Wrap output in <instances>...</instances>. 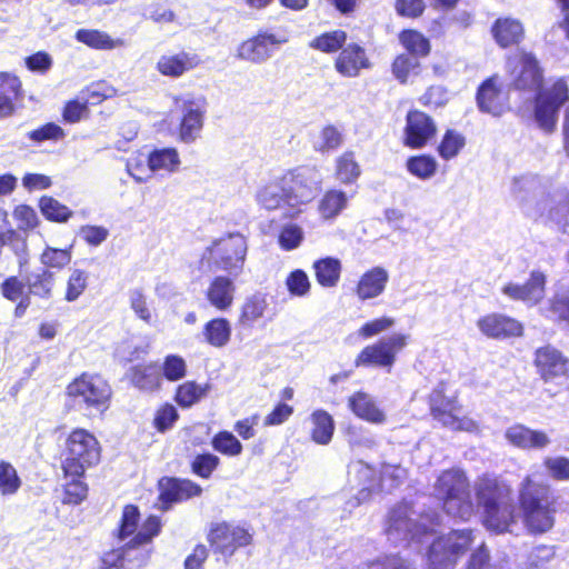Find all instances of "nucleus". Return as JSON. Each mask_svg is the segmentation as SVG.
<instances>
[{
  "label": "nucleus",
  "instance_id": "obj_1",
  "mask_svg": "<svg viewBox=\"0 0 569 569\" xmlns=\"http://www.w3.org/2000/svg\"><path fill=\"white\" fill-rule=\"evenodd\" d=\"M140 520L141 512L137 505L127 503L122 507L113 537L119 541L129 540L121 547L104 551L100 557L99 569H130L129 551L151 545L160 536L163 528L160 516L148 515L139 527Z\"/></svg>",
  "mask_w": 569,
  "mask_h": 569
},
{
  "label": "nucleus",
  "instance_id": "obj_2",
  "mask_svg": "<svg viewBox=\"0 0 569 569\" xmlns=\"http://www.w3.org/2000/svg\"><path fill=\"white\" fill-rule=\"evenodd\" d=\"M518 506L529 533L543 535L555 527L558 497L552 495L548 483L538 482L530 475L523 477L518 490Z\"/></svg>",
  "mask_w": 569,
  "mask_h": 569
},
{
  "label": "nucleus",
  "instance_id": "obj_3",
  "mask_svg": "<svg viewBox=\"0 0 569 569\" xmlns=\"http://www.w3.org/2000/svg\"><path fill=\"white\" fill-rule=\"evenodd\" d=\"M102 457V446L88 429H71L60 450L62 476H86L87 470L97 467Z\"/></svg>",
  "mask_w": 569,
  "mask_h": 569
},
{
  "label": "nucleus",
  "instance_id": "obj_4",
  "mask_svg": "<svg viewBox=\"0 0 569 569\" xmlns=\"http://www.w3.org/2000/svg\"><path fill=\"white\" fill-rule=\"evenodd\" d=\"M433 493L448 516L468 521L475 515L470 481L462 469L452 467L442 470L433 483Z\"/></svg>",
  "mask_w": 569,
  "mask_h": 569
},
{
  "label": "nucleus",
  "instance_id": "obj_5",
  "mask_svg": "<svg viewBox=\"0 0 569 569\" xmlns=\"http://www.w3.org/2000/svg\"><path fill=\"white\" fill-rule=\"evenodd\" d=\"M247 254V242L239 233H228L213 240L200 259L199 268L208 272L224 271L237 277L243 270Z\"/></svg>",
  "mask_w": 569,
  "mask_h": 569
},
{
  "label": "nucleus",
  "instance_id": "obj_6",
  "mask_svg": "<svg viewBox=\"0 0 569 569\" xmlns=\"http://www.w3.org/2000/svg\"><path fill=\"white\" fill-rule=\"evenodd\" d=\"M475 541L470 528L452 529L438 536L428 550V569H455Z\"/></svg>",
  "mask_w": 569,
  "mask_h": 569
},
{
  "label": "nucleus",
  "instance_id": "obj_7",
  "mask_svg": "<svg viewBox=\"0 0 569 569\" xmlns=\"http://www.w3.org/2000/svg\"><path fill=\"white\" fill-rule=\"evenodd\" d=\"M429 413L433 420L452 431H471L476 422L461 415L462 405L457 393L447 395V382L439 381L427 396Z\"/></svg>",
  "mask_w": 569,
  "mask_h": 569
},
{
  "label": "nucleus",
  "instance_id": "obj_8",
  "mask_svg": "<svg viewBox=\"0 0 569 569\" xmlns=\"http://www.w3.org/2000/svg\"><path fill=\"white\" fill-rule=\"evenodd\" d=\"M66 395L84 409L103 413L110 407L112 389L101 375L82 372L67 385Z\"/></svg>",
  "mask_w": 569,
  "mask_h": 569
},
{
  "label": "nucleus",
  "instance_id": "obj_9",
  "mask_svg": "<svg viewBox=\"0 0 569 569\" xmlns=\"http://www.w3.org/2000/svg\"><path fill=\"white\" fill-rule=\"evenodd\" d=\"M286 204L298 208L310 203L321 189V179L315 167L301 164L286 170L280 177Z\"/></svg>",
  "mask_w": 569,
  "mask_h": 569
},
{
  "label": "nucleus",
  "instance_id": "obj_10",
  "mask_svg": "<svg viewBox=\"0 0 569 569\" xmlns=\"http://www.w3.org/2000/svg\"><path fill=\"white\" fill-rule=\"evenodd\" d=\"M157 490L156 508L161 512H167L176 505L200 498L203 495V488L198 482L190 478L174 476L159 478Z\"/></svg>",
  "mask_w": 569,
  "mask_h": 569
},
{
  "label": "nucleus",
  "instance_id": "obj_11",
  "mask_svg": "<svg viewBox=\"0 0 569 569\" xmlns=\"http://www.w3.org/2000/svg\"><path fill=\"white\" fill-rule=\"evenodd\" d=\"M408 336L396 333L388 338H382L376 342L366 346L356 357V367H377L390 370L397 359V355L407 346Z\"/></svg>",
  "mask_w": 569,
  "mask_h": 569
},
{
  "label": "nucleus",
  "instance_id": "obj_12",
  "mask_svg": "<svg viewBox=\"0 0 569 569\" xmlns=\"http://www.w3.org/2000/svg\"><path fill=\"white\" fill-rule=\"evenodd\" d=\"M207 541L213 553L230 558L239 548L247 547L252 542V535L241 526L220 521L210 525Z\"/></svg>",
  "mask_w": 569,
  "mask_h": 569
},
{
  "label": "nucleus",
  "instance_id": "obj_13",
  "mask_svg": "<svg viewBox=\"0 0 569 569\" xmlns=\"http://www.w3.org/2000/svg\"><path fill=\"white\" fill-rule=\"evenodd\" d=\"M476 103L480 112L492 117H501L510 110L509 93L499 74H491L480 82Z\"/></svg>",
  "mask_w": 569,
  "mask_h": 569
},
{
  "label": "nucleus",
  "instance_id": "obj_14",
  "mask_svg": "<svg viewBox=\"0 0 569 569\" xmlns=\"http://www.w3.org/2000/svg\"><path fill=\"white\" fill-rule=\"evenodd\" d=\"M437 133L438 127L431 116L419 109H410L407 112L403 146L410 149H421L435 140Z\"/></svg>",
  "mask_w": 569,
  "mask_h": 569
},
{
  "label": "nucleus",
  "instance_id": "obj_15",
  "mask_svg": "<svg viewBox=\"0 0 569 569\" xmlns=\"http://www.w3.org/2000/svg\"><path fill=\"white\" fill-rule=\"evenodd\" d=\"M543 69L532 52L521 50L516 56L511 86L518 91L537 92L543 86Z\"/></svg>",
  "mask_w": 569,
  "mask_h": 569
},
{
  "label": "nucleus",
  "instance_id": "obj_16",
  "mask_svg": "<svg viewBox=\"0 0 569 569\" xmlns=\"http://www.w3.org/2000/svg\"><path fill=\"white\" fill-rule=\"evenodd\" d=\"M284 42L286 39H280L274 33L259 30L239 43L236 57L239 60L260 64L270 59L279 46Z\"/></svg>",
  "mask_w": 569,
  "mask_h": 569
},
{
  "label": "nucleus",
  "instance_id": "obj_17",
  "mask_svg": "<svg viewBox=\"0 0 569 569\" xmlns=\"http://www.w3.org/2000/svg\"><path fill=\"white\" fill-rule=\"evenodd\" d=\"M533 366L545 382L569 375V359L556 347L546 345L536 349Z\"/></svg>",
  "mask_w": 569,
  "mask_h": 569
},
{
  "label": "nucleus",
  "instance_id": "obj_18",
  "mask_svg": "<svg viewBox=\"0 0 569 569\" xmlns=\"http://www.w3.org/2000/svg\"><path fill=\"white\" fill-rule=\"evenodd\" d=\"M546 273L540 270H532L523 283L508 282L501 288V292L511 300L536 306L546 297Z\"/></svg>",
  "mask_w": 569,
  "mask_h": 569
},
{
  "label": "nucleus",
  "instance_id": "obj_19",
  "mask_svg": "<svg viewBox=\"0 0 569 569\" xmlns=\"http://www.w3.org/2000/svg\"><path fill=\"white\" fill-rule=\"evenodd\" d=\"M182 116L178 126L179 140L191 143L200 136L206 114V99H184L181 102Z\"/></svg>",
  "mask_w": 569,
  "mask_h": 569
},
{
  "label": "nucleus",
  "instance_id": "obj_20",
  "mask_svg": "<svg viewBox=\"0 0 569 569\" xmlns=\"http://www.w3.org/2000/svg\"><path fill=\"white\" fill-rule=\"evenodd\" d=\"M477 327L483 336L497 340L519 338L525 331L520 321L499 312L481 316L477 320Z\"/></svg>",
  "mask_w": 569,
  "mask_h": 569
},
{
  "label": "nucleus",
  "instance_id": "obj_21",
  "mask_svg": "<svg viewBox=\"0 0 569 569\" xmlns=\"http://www.w3.org/2000/svg\"><path fill=\"white\" fill-rule=\"evenodd\" d=\"M477 507L482 509L501 500H509L512 496L510 485L495 473L485 472L478 476L475 482Z\"/></svg>",
  "mask_w": 569,
  "mask_h": 569
},
{
  "label": "nucleus",
  "instance_id": "obj_22",
  "mask_svg": "<svg viewBox=\"0 0 569 569\" xmlns=\"http://www.w3.org/2000/svg\"><path fill=\"white\" fill-rule=\"evenodd\" d=\"M517 522L516 506L512 496L481 509V523L490 532L502 535L510 531Z\"/></svg>",
  "mask_w": 569,
  "mask_h": 569
},
{
  "label": "nucleus",
  "instance_id": "obj_23",
  "mask_svg": "<svg viewBox=\"0 0 569 569\" xmlns=\"http://www.w3.org/2000/svg\"><path fill=\"white\" fill-rule=\"evenodd\" d=\"M233 276L218 274L212 277L203 292L204 299L217 311L226 312L231 309L236 298Z\"/></svg>",
  "mask_w": 569,
  "mask_h": 569
},
{
  "label": "nucleus",
  "instance_id": "obj_24",
  "mask_svg": "<svg viewBox=\"0 0 569 569\" xmlns=\"http://www.w3.org/2000/svg\"><path fill=\"white\" fill-rule=\"evenodd\" d=\"M371 66L366 49L356 42L345 44L335 59L336 71L347 78L358 77L361 70Z\"/></svg>",
  "mask_w": 569,
  "mask_h": 569
},
{
  "label": "nucleus",
  "instance_id": "obj_25",
  "mask_svg": "<svg viewBox=\"0 0 569 569\" xmlns=\"http://www.w3.org/2000/svg\"><path fill=\"white\" fill-rule=\"evenodd\" d=\"M505 438L510 445L522 450L543 449L550 443L545 431L530 429L521 423L507 428Z\"/></svg>",
  "mask_w": 569,
  "mask_h": 569
},
{
  "label": "nucleus",
  "instance_id": "obj_26",
  "mask_svg": "<svg viewBox=\"0 0 569 569\" xmlns=\"http://www.w3.org/2000/svg\"><path fill=\"white\" fill-rule=\"evenodd\" d=\"M490 32L496 43L502 49L519 46L525 39L522 22L512 17L497 18L491 24Z\"/></svg>",
  "mask_w": 569,
  "mask_h": 569
},
{
  "label": "nucleus",
  "instance_id": "obj_27",
  "mask_svg": "<svg viewBox=\"0 0 569 569\" xmlns=\"http://www.w3.org/2000/svg\"><path fill=\"white\" fill-rule=\"evenodd\" d=\"M389 273L383 267H372L361 274L355 292L359 300H369L379 297L386 289Z\"/></svg>",
  "mask_w": 569,
  "mask_h": 569
},
{
  "label": "nucleus",
  "instance_id": "obj_28",
  "mask_svg": "<svg viewBox=\"0 0 569 569\" xmlns=\"http://www.w3.org/2000/svg\"><path fill=\"white\" fill-rule=\"evenodd\" d=\"M200 64V59L197 54H191L181 51L176 54L161 56L157 62V70L160 74L179 78L186 72L193 70Z\"/></svg>",
  "mask_w": 569,
  "mask_h": 569
},
{
  "label": "nucleus",
  "instance_id": "obj_29",
  "mask_svg": "<svg viewBox=\"0 0 569 569\" xmlns=\"http://www.w3.org/2000/svg\"><path fill=\"white\" fill-rule=\"evenodd\" d=\"M22 96V83L18 76L0 71V119L11 117L16 102Z\"/></svg>",
  "mask_w": 569,
  "mask_h": 569
},
{
  "label": "nucleus",
  "instance_id": "obj_30",
  "mask_svg": "<svg viewBox=\"0 0 569 569\" xmlns=\"http://www.w3.org/2000/svg\"><path fill=\"white\" fill-rule=\"evenodd\" d=\"M0 288L6 300L16 302L14 318H22L31 306V298L26 291V283L18 276H9L2 281Z\"/></svg>",
  "mask_w": 569,
  "mask_h": 569
},
{
  "label": "nucleus",
  "instance_id": "obj_31",
  "mask_svg": "<svg viewBox=\"0 0 569 569\" xmlns=\"http://www.w3.org/2000/svg\"><path fill=\"white\" fill-rule=\"evenodd\" d=\"M349 409L360 419L380 425L386 421L385 412L377 406L372 397L365 391H356L348 399Z\"/></svg>",
  "mask_w": 569,
  "mask_h": 569
},
{
  "label": "nucleus",
  "instance_id": "obj_32",
  "mask_svg": "<svg viewBox=\"0 0 569 569\" xmlns=\"http://www.w3.org/2000/svg\"><path fill=\"white\" fill-rule=\"evenodd\" d=\"M128 378L130 383L141 391L154 392L161 388V376L153 362L132 366Z\"/></svg>",
  "mask_w": 569,
  "mask_h": 569
},
{
  "label": "nucleus",
  "instance_id": "obj_33",
  "mask_svg": "<svg viewBox=\"0 0 569 569\" xmlns=\"http://www.w3.org/2000/svg\"><path fill=\"white\" fill-rule=\"evenodd\" d=\"M201 333L207 345L223 348L231 340L232 327L227 318L214 317L203 325Z\"/></svg>",
  "mask_w": 569,
  "mask_h": 569
},
{
  "label": "nucleus",
  "instance_id": "obj_34",
  "mask_svg": "<svg viewBox=\"0 0 569 569\" xmlns=\"http://www.w3.org/2000/svg\"><path fill=\"white\" fill-rule=\"evenodd\" d=\"M268 308L266 296L256 292L248 296L242 302L238 316V326L241 328H252L254 322L264 316Z\"/></svg>",
  "mask_w": 569,
  "mask_h": 569
},
{
  "label": "nucleus",
  "instance_id": "obj_35",
  "mask_svg": "<svg viewBox=\"0 0 569 569\" xmlns=\"http://www.w3.org/2000/svg\"><path fill=\"white\" fill-rule=\"evenodd\" d=\"M316 281L323 288H333L338 284L342 264L338 258L325 257L316 260L312 264Z\"/></svg>",
  "mask_w": 569,
  "mask_h": 569
},
{
  "label": "nucleus",
  "instance_id": "obj_36",
  "mask_svg": "<svg viewBox=\"0 0 569 569\" xmlns=\"http://www.w3.org/2000/svg\"><path fill=\"white\" fill-rule=\"evenodd\" d=\"M398 40L406 53L417 58H427L431 53V43L428 37L413 28L402 29L398 33Z\"/></svg>",
  "mask_w": 569,
  "mask_h": 569
},
{
  "label": "nucleus",
  "instance_id": "obj_37",
  "mask_svg": "<svg viewBox=\"0 0 569 569\" xmlns=\"http://www.w3.org/2000/svg\"><path fill=\"white\" fill-rule=\"evenodd\" d=\"M310 421L312 425L311 440L317 445H328L332 440L336 428L332 416L323 409H317L310 415Z\"/></svg>",
  "mask_w": 569,
  "mask_h": 569
},
{
  "label": "nucleus",
  "instance_id": "obj_38",
  "mask_svg": "<svg viewBox=\"0 0 569 569\" xmlns=\"http://www.w3.org/2000/svg\"><path fill=\"white\" fill-rule=\"evenodd\" d=\"M467 144V139L460 131L448 128L445 130L441 139L436 148L438 156L445 160L450 161L457 158Z\"/></svg>",
  "mask_w": 569,
  "mask_h": 569
},
{
  "label": "nucleus",
  "instance_id": "obj_39",
  "mask_svg": "<svg viewBox=\"0 0 569 569\" xmlns=\"http://www.w3.org/2000/svg\"><path fill=\"white\" fill-rule=\"evenodd\" d=\"M209 388V385H199L193 380L184 381L176 388L173 400L181 408H190L207 396Z\"/></svg>",
  "mask_w": 569,
  "mask_h": 569
},
{
  "label": "nucleus",
  "instance_id": "obj_40",
  "mask_svg": "<svg viewBox=\"0 0 569 569\" xmlns=\"http://www.w3.org/2000/svg\"><path fill=\"white\" fill-rule=\"evenodd\" d=\"M86 476H63L67 481L62 485L61 503L78 506L88 498L89 486Z\"/></svg>",
  "mask_w": 569,
  "mask_h": 569
},
{
  "label": "nucleus",
  "instance_id": "obj_41",
  "mask_svg": "<svg viewBox=\"0 0 569 569\" xmlns=\"http://www.w3.org/2000/svg\"><path fill=\"white\" fill-rule=\"evenodd\" d=\"M260 207L272 211L286 204L284 191L279 177L263 184L256 194Z\"/></svg>",
  "mask_w": 569,
  "mask_h": 569
},
{
  "label": "nucleus",
  "instance_id": "obj_42",
  "mask_svg": "<svg viewBox=\"0 0 569 569\" xmlns=\"http://www.w3.org/2000/svg\"><path fill=\"white\" fill-rule=\"evenodd\" d=\"M335 174L342 184H352L358 180L361 167L353 151L347 150L336 159Z\"/></svg>",
  "mask_w": 569,
  "mask_h": 569
},
{
  "label": "nucleus",
  "instance_id": "obj_43",
  "mask_svg": "<svg viewBox=\"0 0 569 569\" xmlns=\"http://www.w3.org/2000/svg\"><path fill=\"white\" fill-rule=\"evenodd\" d=\"M38 207L43 218L50 222L66 223L72 216V210L53 198L52 196H41Z\"/></svg>",
  "mask_w": 569,
  "mask_h": 569
},
{
  "label": "nucleus",
  "instance_id": "obj_44",
  "mask_svg": "<svg viewBox=\"0 0 569 569\" xmlns=\"http://www.w3.org/2000/svg\"><path fill=\"white\" fill-rule=\"evenodd\" d=\"M90 273L80 268H73L67 277L63 300L74 302L84 295L89 287Z\"/></svg>",
  "mask_w": 569,
  "mask_h": 569
},
{
  "label": "nucleus",
  "instance_id": "obj_45",
  "mask_svg": "<svg viewBox=\"0 0 569 569\" xmlns=\"http://www.w3.org/2000/svg\"><path fill=\"white\" fill-rule=\"evenodd\" d=\"M347 202L348 199L343 191L329 189L318 203V212L325 220L333 219L346 208Z\"/></svg>",
  "mask_w": 569,
  "mask_h": 569
},
{
  "label": "nucleus",
  "instance_id": "obj_46",
  "mask_svg": "<svg viewBox=\"0 0 569 569\" xmlns=\"http://www.w3.org/2000/svg\"><path fill=\"white\" fill-rule=\"evenodd\" d=\"M420 70V59L406 52L397 54L391 62V72L401 84L408 83L409 78L418 74Z\"/></svg>",
  "mask_w": 569,
  "mask_h": 569
},
{
  "label": "nucleus",
  "instance_id": "obj_47",
  "mask_svg": "<svg viewBox=\"0 0 569 569\" xmlns=\"http://www.w3.org/2000/svg\"><path fill=\"white\" fill-rule=\"evenodd\" d=\"M347 38V32L342 29L326 31L315 37L310 41L309 47L317 51L331 54L341 50L346 44Z\"/></svg>",
  "mask_w": 569,
  "mask_h": 569
},
{
  "label": "nucleus",
  "instance_id": "obj_48",
  "mask_svg": "<svg viewBox=\"0 0 569 569\" xmlns=\"http://www.w3.org/2000/svg\"><path fill=\"white\" fill-rule=\"evenodd\" d=\"M406 168L411 176L420 180H428L436 174L438 162L431 154L422 153L409 157Z\"/></svg>",
  "mask_w": 569,
  "mask_h": 569
},
{
  "label": "nucleus",
  "instance_id": "obj_49",
  "mask_svg": "<svg viewBox=\"0 0 569 569\" xmlns=\"http://www.w3.org/2000/svg\"><path fill=\"white\" fill-rule=\"evenodd\" d=\"M179 164L180 158L176 148L157 149L148 156V166L152 171L166 170L173 172Z\"/></svg>",
  "mask_w": 569,
  "mask_h": 569
},
{
  "label": "nucleus",
  "instance_id": "obj_50",
  "mask_svg": "<svg viewBox=\"0 0 569 569\" xmlns=\"http://www.w3.org/2000/svg\"><path fill=\"white\" fill-rule=\"evenodd\" d=\"M214 451L226 457H238L243 451L240 440L229 430H220L211 438Z\"/></svg>",
  "mask_w": 569,
  "mask_h": 569
},
{
  "label": "nucleus",
  "instance_id": "obj_51",
  "mask_svg": "<svg viewBox=\"0 0 569 569\" xmlns=\"http://www.w3.org/2000/svg\"><path fill=\"white\" fill-rule=\"evenodd\" d=\"M386 531L388 535L416 531L407 506H396L388 512Z\"/></svg>",
  "mask_w": 569,
  "mask_h": 569
},
{
  "label": "nucleus",
  "instance_id": "obj_52",
  "mask_svg": "<svg viewBox=\"0 0 569 569\" xmlns=\"http://www.w3.org/2000/svg\"><path fill=\"white\" fill-rule=\"evenodd\" d=\"M76 39L96 50H111L117 46V41L107 32L97 29H79Z\"/></svg>",
  "mask_w": 569,
  "mask_h": 569
},
{
  "label": "nucleus",
  "instance_id": "obj_53",
  "mask_svg": "<svg viewBox=\"0 0 569 569\" xmlns=\"http://www.w3.org/2000/svg\"><path fill=\"white\" fill-rule=\"evenodd\" d=\"M54 287V274L48 269H42L41 272L33 276L32 280L28 283V295L49 300L52 297Z\"/></svg>",
  "mask_w": 569,
  "mask_h": 569
},
{
  "label": "nucleus",
  "instance_id": "obj_54",
  "mask_svg": "<svg viewBox=\"0 0 569 569\" xmlns=\"http://www.w3.org/2000/svg\"><path fill=\"white\" fill-rule=\"evenodd\" d=\"M220 463V458L212 452L198 453L190 462V471L194 476L208 480L219 468Z\"/></svg>",
  "mask_w": 569,
  "mask_h": 569
},
{
  "label": "nucleus",
  "instance_id": "obj_55",
  "mask_svg": "<svg viewBox=\"0 0 569 569\" xmlns=\"http://www.w3.org/2000/svg\"><path fill=\"white\" fill-rule=\"evenodd\" d=\"M179 418L177 408L170 402H163L154 411L152 427L157 432L164 433L174 427Z\"/></svg>",
  "mask_w": 569,
  "mask_h": 569
},
{
  "label": "nucleus",
  "instance_id": "obj_56",
  "mask_svg": "<svg viewBox=\"0 0 569 569\" xmlns=\"http://www.w3.org/2000/svg\"><path fill=\"white\" fill-rule=\"evenodd\" d=\"M22 481L12 463L0 460V493L2 496L16 495L21 488Z\"/></svg>",
  "mask_w": 569,
  "mask_h": 569
},
{
  "label": "nucleus",
  "instance_id": "obj_57",
  "mask_svg": "<svg viewBox=\"0 0 569 569\" xmlns=\"http://www.w3.org/2000/svg\"><path fill=\"white\" fill-rule=\"evenodd\" d=\"M72 259L70 249H60L54 247H46L40 254V261L46 269H64Z\"/></svg>",
  "mask_w": 569,
  "mask_h": 569
},
{
  "label": "nucleus",
  "instance_id": "obj_58",
  "mask_svg": "<svg viewBox=\"0 0 569 569\" xmlns=\"http://www.w3.org/2000/svg\"><path fill=\"white\" fill-rule=\"evenodd\" d=\"M537 97L560 109L569 100V87L563 78H559L548 90L537 91Z\"/></svg>",
  "mask_w": 569,
  "mask_h": 569
},
{
  "label": "nucleus",
  "instance_id": "obj_59",
  "mask_svg": "<svg viewBox=\"0 0 569 569\" xmlns=\"http://www.w3.org/2000/svg\"><path fill=\"white\" fill-rule=\"evenodd\" d=\"M559 109L539 97H536L535 118L546 131H552L556 127Z\"/></svg>",
  "mask_w": 569,
  "mask_h": 569
},
{
  "label": "nucleus",
  "instance_id": "obj_60",
  "mask_svg": "<svg viewBox=\"0 0 569 569\" xmlns=\"http://www.w3.org/2000/svg\"><path fill=\"white\" fill-rule=\"evenodd\" d=\"M12 217L17 222V227L20 231H31L36 229L40 221L36 210L26 203L18 204L13 208Z\"/></svg>",
  "mask_w": 569,
  "mask_h": 569
},
{
  "label": "nucleus",
  "instance_id": "obj_61",
  "mask_svg": "<svg viewBox=\"0 0 569 569\" xmlns=\"http://www.w3.org/2000/svg\"><path fill=\"white\" fill-rule=\"evenodd\" d=\"M29 140L41 143L43 141H59L66 137L64 130L56 122H47L27 133Z\"/></svg>",
  "mask_w": 569,
  "mask_h": 569
},
{
  "label": "nucleus",
  "instance_id": "obj_62",
  "mask_svg": "<svg viewBox=\"0 0 569 569\" xmlns=\"http://www.w3.org/2000/svg\"><path fill=\"white\" fill-rule=\"evenodd\" d=\"M162 375L171 382L181 380L187 375L186 360L178 355H168L162 362Z\"/></svg>",
  "mask_w": 569,
  "mask_h": 569
},
{
  "label": "nucleus",
  "instance_id": "obj_63",
  "mask_svg": "<svg viewBox=\"0 0 569 569\" xmlns=\"http://www.w3.org/2000/svg\"><path fill=\"white\" fill-rule=\"evenodd\" d=\"M286 286L291 296L305 297L310 292L311 283L302 269H295L286 278Z\"/></svg>",
  "mask_w": 569,
  "mask_h": 569
},
{
  "label": "nucleus",
  "instance_id": "obj_64",
  "mask_svg": "<svg viewBox=\"0 0 569 569\" xmlns=\"http://www.w3.org/2000/svg\"><path fill=\"white\" fill-rule=\"evenodd\" d=\"M542 465L553 480L569 481V458L563 456L546 457Z\"/></svg>",
  "mask_w": 569,
  "mask_h": 569
}]
</instances>
